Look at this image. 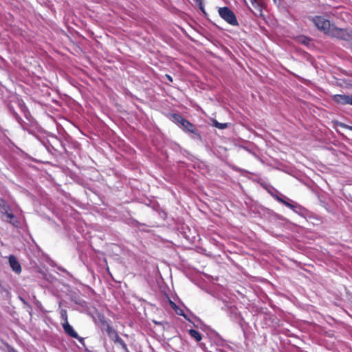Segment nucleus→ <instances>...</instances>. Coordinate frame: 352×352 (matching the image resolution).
I'll return each instance as SVG.
<instances>
[{
    "instance_id": "4468645a",
    "label": "nucleus",
    "mask_w": 352,
    "mask_h": 352,
    "mask_svg": "<svg viewBox=\"0 0 352 352\" xmlns=\"http://www.w3.org/2000/svg\"><path fill=\"white\" fill-rule=\"evenodd\" d=\"M61 316H62L63 319V320H64V321L65 322V316L67 318V313H66V311H65V310H62V311H61Z\"/></svg>"
},
{
    "instance_id": "6e6552de",
    "label": "nucleus",
    "mask_w": 352,
    "mask_h": 352,
    "mask_svg": "<svg viewBox=\"0 0 352 352\" xmlns=\"http://www.w3.org/2000/svg\"><path fill=\"white\" fill-rule=\"evenodd\" d=\"M189 334L190 336L195 339L196 341L199 342L201 340V336L197 331L195 329H190Z\"/></svg>"
},
{
    "instance_id": "f257e3e1",
    "label": "nucleus",
    "mask_w": 352,
    "mask_h": 352,
    "mask_svg": "<svg viewBox=\"0 0 352 352\" xmlns=\"http://www.w3.org/2000/svg\"><path fill=\"white\" fill-rule=\"evenodd\" d=\"M312 21L316 28L323 31L325 34H331L334 36H342L343 30L333 26L330 21L323 16H316L312 19Z\"/></svg>"
},
{
    "instance_id": "dca6fc26",
    "label": "nucleus",
    "mask_w": 352,
    "mask_h": 352,
    "mask_svg": "<svg viewBox=\"0 0 352 352\" xmlns=\"http://www.w3.org/2000/svg\"><path fill=\"white\" fill-rule=\"evenodd\" d=\"M166 76L170 82L173 81L172 78L169 75H166Z\"/></svg>"
},
{
    "instance_id": "2eb2a0df",
    "label": "nucleus",
    "mask_w": 352,
    "mask_h": 352,
    "mask_svg": "<svg viewBox=\"0 0 352 352\" xmlns=\"http://www.w3.org/2000/svg\"><path fill=\"white\" fill-rule=\"evenodd\" d=\"M341 126H342V127H344V128L349 129H350V130H352V126H348V125H346V124H341Z\"/></svg>"
},
{
    "instance_id": "ddd939ff",
    "label": "nucleus",
    "mask_w": 352,
    "mask_h": 352,
    "mask_svg": "<svg viewBox=\"0 0 352 352\" xmlns=\"http://www.w3.org/2000/svg\"><path fill=\"white\" fill-rule=\"evenodd\" d=\"M278 200L283 203V204H285L286 206L289 207V208H294V206L292 205L290 203L283 200V199H280V198H278Z\"/></svg>"
},
{
    "instance_id": "f3484780",
    "label": "nucleus",
    "mask_w": 352,
    "mask_h": 352,
    "mask_svg": "<svg viewBox=\"0 0 352 352\" xmlns=\"http://www.w3.org/2000/svg\"><path fill=\"white\" fill-rule=\"evenodd\" d=\"M195 2L198 3H201V0H194Z\"/></svg>"
},
{
    "instance_id": "39448f33",
    "label": "nucleus",
    "mask_w": 352,
    "mask_h": 352,
    "mask_svg": "<svg viewBox=\"0 0 352 352\" xmlns=\"http://www.w3.org/2000/svg\"><path fill=\"white\" fill-rule=\"evenodd\" d=\"M9 263H10V267L15 272H16V273L21 272V265H20L19 263L18 262V261L16 260V258L14 256H10L9 257Z\"/></svg>"
},
{
    "instance_id": "1a4fd4ad",
    "label": "nucleus",
    "mask_w": 352,
    "mask_h": 352,
    "mask_svg": "<svg viewBox=\"0 0 352 352\" xmlns=\"http://www.w3.org/2000/svg\"><path fill=\"white\" fill-rule=\"evenodd\" d=\"M170 306L172 309H173L175 313L179 316L184 315L183 311L180 309L174 302L170 300L169 301Z\"/></svg>"
},
{
    "instance_id": "a211bd4d",
    "label": "nucleus",
    "mask_w": 352,
    "mask_h": 352,
    "mask_svg": "<svg viewBox=\"0 0 352 352\" xmlns=\"http://www.w3.org/2000/svg\"><path fill=\"white\" fill-rule=\"evenodd\" d=\"M252 3H254L255 0H251Z\"/></svg>"
},
{
    "instance_id": "9d476101",
    "label": "nucleus",
    "mask_w": 352,
    "mask_h": 352,
    "mask_svg": "<svg viewBox=\"0 0 352 352\" xmlns=\"http://www.w3.org/2000/svg\"><path fill=\"white\" fill-rule=\"evenodd\" d=\"M116 343H118L119 344L122 348L125 350V351H127V347H126V344L124 343V342L122 340V338L120 337H119L117 340H116V341H114Z\"/></svg>"
},
{
    "instance_id": "423d86ee",
    "label": "nucleus",
    "mask_w": 352,
    "mask_h": 352,
    "mask_svg": "<svg viewBox=\"0 0 352 352\" xmlns=\"http://www.w3.org/2000/svg\"><path fill=\"white\" fill-rule=\"evenodd\" d=\"M175 118H177V120L180 122L181 124L184 126V128H185L186 129H187L189 131H193V126L189 122L182 118L179 116H176Z\"/></svg>"
},
{
    "instance_id": "f03ea898",
    "label": "nucleus",
    "mask_w": 352,
    "mask_h": 352,
    "mask_svg": "<svg viewBox=\"0 0 352 352\" xmlns=\"http://www.w3.org/2000/svg\"><path fill=\"white\" fill-rule=\"evenodd\" d=\"M219 16L230 25H238V21L234 12L228 7L219 8L218 10Z\"/></svg>"
},
{
    "instance_id": "f8f14e48",
    "label": "nucleus",
    "mask_w": 352,
    "mask_h": 352,
    "mask_svg": "<svg viewBox=\"0 0 352 352\" xmlns=\"http://www.w3.org/2000/svg\"><path fill=\"white\" fill-rule=\"evenodd\" d=\"M6 221H9L11 223L14 224V223L12 221V219L14 218V215L12 214H11V213H6Z\"/></svg>"
},
{
    "instance_id": "7ed1b4c3",
    "label": "nucleus",
    "mask_w": 352,
    "mask_h": 352,
    "mask_svg": "<svg viewBox=\"0 0 352 352\" xmlns=\"http://www.w3.org/2000/svg\"><path fill=\"white\" fill-rule=\"evenodd\" d=\"M63 327L65 333H67L69 336H70L72 338L78 339L80 340H82V339L81 338H79L78 333L74 331L73 327L69 324L67 321V318L65 316V322L63 324Z\"/></svg>"
},
{
    "instance_id": "9b49d317",
    "label": "nucleus",
    "mask_w": 352,
    "mask_h": 352,
    "mask_svg": "<svg viewBox=\"0 0 352 352\" xmlns=\"http://www.w3.org/2000/svg\"><path fill=\"white\" fill-rule=\"evenodd\" d=\"M214 125L221 129H225L227 126L226 123H219L218 122L215 121L214 123Z\"/></svg>"
},
{
    "instance_id": "20e7f679",
    "label": "nucleus",
    "mask_w": 352,
    "mask_h": 352,
    "mask_svg": "<svg viewBox=\"0 0 352 352\" xmlns=\"http://www.w3.org/2000/svg\"><path fill=\"white\" fill-rule=\"evenodd\" d=\"M333 100L337 103H340L342 104H351L352 105V95L351 96H346V95H341L338 94L333 96Z\"/></svg>"
},
{
    "instance_id": "0eeeda50",
    "label": "nucleus",
    "mask_w": 352,
    "mask_h": 352,
    "mask_svg": "<svg viewBox=\"0 0 352 352\" xmlns=\"http://www.w3.org/2000/svg\"><path fill=\"white\" fill-rule=\"evenodd\" d=\"M107 332L109 338L113 341H116V340H117L120 337L117 332L115 330H113L110 326H107Z\"/></svg>"
}]
</instances>
